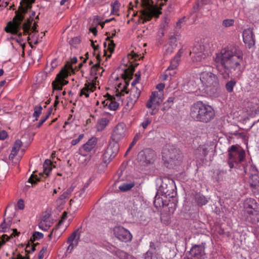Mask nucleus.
Listing matches in <instances>:
<instances>
[{
  "label": "nucleus",
  "instance_id": "28",
  "mask_svg": "<svg viewBox=\"0 0 259 259\" xmlns=\"http://www.w3.org/2000/svg\"><path fill=\"white\" fill-rule=\"evenodd\" d=\"M150 249L154 254H157L158 251L161 249V243L158 240H154L150 242Z\"/></svg>",
  "mask_w": 259,
  "mask_h": 259
},
{
  "label": "nucleus",
  "instance_id": "7",
  "mask_svg": "<svg viewBox=\"0 0 259 259\" xmlns=\"http://www.w3.org/2000/svg\"><path fill=\"white\" fill-rule=\"evenodd\" d=\"M200 79L206 86L212 88L213 96H217L219 94L220 85L217 75L210 72L204 71L201 73Z\"/></svg>",
  "mask_w": 259,
  "mask_h": 259
},
{
  "label": "nucleus",
  "instance_id": "34",
  "mask_svg": "<svg viewBox=\"0 0 259 259\" xmlns=\"http://www.w3.org/2000/svg\"><path fill=\"white\" fill-rule=\"evenodd\" d=\"M79 231V229L75 230L70 236L67 239V243H70V242H73V241L75 240V242H76V244L77 243V242H78V240H79V236H80V234H78V235L77 234V232Z\"/></svg>",
  "mask_w": 259,
  "mask_h": 259
},
{
  "label": "nucleus",
  "instance_id": "56",
  "mask_svg": "<svg viewBox=\"0 0 259 259\" xmlns=\"http://www.w3.org/2000/svg\"><path fill=\"white\" fill-rule=\"evenodd\" d=\"M226 174V171L220 170L218 173V177L216 178L217 181H219L223 180V176Z\"/></svg>",
  "mask_w": 259,
  "mask_h": 259
},
{
  "label": "nucleus",
  "instance_id": "55",
  "mask_svg": "<svg viewBox=\"0 0 259 259\" xmlns=\"http://www.w3.org/2000/svg\"><path fill=\"white\" fill-rule=\"evenodd\" d=\"M151 122V120L149 118H145V121L141 123V125L144 129H146L148 125Z\"/></svg>",
  "mask_w": 259,
  "mask_h": 259
},
{
  "label": "nucleus",
  "instance_id": "36",
  "mask_svg": "<svg viewBox=\"0 0 259 259\" xmlns=\"http://www.w3.org/2000/svg\"><path fill=\"white\" fill-rule=\"evenodd\" d=\"M236 84V81L234 78H232L228 81L225 84V88L229 93H232L233 91V88Z\"/></svg>",
  "mask_w": 259,
  "mask_h": 259
},
{
  "label": "nucleus",
  "instance_id": "11",
  "mask_svg": "<svg viewBox=\"0 0 259 259\" xmlns=\"http://www.w3.org/2000/svg\"><path fill=\"white\" fill-rule=\"evenodd\" d=\"M153 3L150 0H142L141 6L144 9L140 11L141 16L140 18L144 19L142 22L144 24L145 22L150 21L153 17V10H152Z\"/></svg>",
  "mask_w": 259,
  "mask_h": 259
},
{
  "label": "nucleus",
  "instance_id": "43",
  "mask_svg": "<svg viewBox=\"0 0 259 259\" xmlns=\"http://www.w3.org/2000/svg\"><path fill=\"white\" fill-rule=\"evenodd\" d=\"M234 20L233 19H225L222 22V25L225 27H229L234 25Z\"/></svg>",
  "mask_w": 259,
  "mask_h": 259
},
{
  "label": "nucleus",
  "instance_id": "58",
  "mask_svg": "<svg viewBox=\"0 0 259 259\" xmlns=\"http://www.w3.org/2000/svg\"><path fill=\"white\" fill-rule=\"evenodd\" d=\"M171 106L172 105L171 104H169L166 103V102H165L163 103V107H162L161 110L163 112L167 111L168 109H169L171 108Z\"/></svg>",
  "mask_w": 259,
  "mask_h": 259
},
{
  "label": "nucleus",
  "instance_id": "19",
  "mask_svg": "<svg viewBox=\"0 0 259 259\" xmlns=\"http://www.w3.org/2000/svg\"><path fill=\"white\" fill-rule=\"evenodd\" d=\"M250 186L251 187L255 188L256 186H259V172L254 165H250Z\"/></svg>",
  "mask_w": 259,
  "mask_h": 259
},
{
  "label": "nucleus",
  "instance_id": "37",
  "mask_svg": "<svg viewBox=\"0 0 259 259\" xmlns=\"http://www.w3.org/2000/svg\"><path fill=\"white\" fill-rule=\"evenodd\" d=\"M182 53V49H180L174 58L171 61L170 63L174 66V67L177 68L178 66Z\"/></svg>",
  "mask_w": 259,
  "mask_h": 259
},
{
  "label": "nucleus",
  "instance_id": "62",
  "mask_svg": "<svg viewBox=\"0 0 259 259\" xmlns=\"http://www.w3.org/2000/svg\"><path fill=\"white\" fill-rule=\"evenodd\" d=\"M164 87H165V84L164 83H158L156 85V89L159 92L163 91V90L164 89Z\"/></svg>",
  "mask_w": 259,
  "mask_h": 259
},
{
  "label": "nucleus",
  "instance_id": "59",
  "mask_svg": "<svg viewBox=\"0 0 259 259\" xmlns=\"http://www.w3.org/2000/svg\"><path fill=\"white\" fill-rule=\"evenodd\" d=\"M8 137V134L6 131L4 130L0 131V140H4Z\"/></svg>",
  "mask_w": 259,
  "mask_h": 259
},
{
  "label": "nucleus",
  "instance_id": "64",
  "mask_svg": "<svg viewBox=\"0 0 259 259\" xmlns=\"http://www.w3.org/2000/svg\"><path fill=\"white\" fill-rule=\"evenodd\" d=\"M12 259H29V258L23 257L21 254L18 253L16 257H12Z\"/></svg>",
  "mask_w": 259,
  "mask_h": 259
},
{
  "label": "nucleus",
  "instance_id": "25",
  "mask_svg": "<svg viewBox=\"0 0 259 259\" xmlns=\"http://www.w3.org/2000/svg\"><path fill=\"white\" fill-rule=\"evenodd\" d=\"M12 231V232L9 235L3 234L1 236H0V247L5 243L6 241H8L13 237L19 236L20 234V232H18L16 229H13Z\"/></svg>",
  "mask_w": 259,
  "mask_h": 259
},
{
  "label": "nucleus",
  "instance_id": "40",
  "mask_svg": "<svg viewBox=\"0 0 259 259\" xmlns=\"http://www.w3.org/2000/svg\"><path fill=\"white\" fill-rule=\"evenodd\" d=\"M44 235L42 233L39 232H34L32 236L31 237L29 241L33 243L35 241L39 240L42 238Z\"/></svg>",
  "mask_w": 259,
  "mask_h": 259
},
{
  "label": "nucleus",
  "instance_id": "12",
  "mask_svg": "<svg viewBox=\"0 0 259 259\" xmlns=\"http://www.w3.org/2000/svg\"><path fill=\"white\" fill-rule=\"evenodd\" d=\"M119 147L116 143H110L103 155V161L105 163H109L117 155Z\"/></svg>",
  "mask_w": 259,
  "mask_h": 259
},
{
  "label": "nucleus",
  "instance_id": "21",
  "mask_svg": "<svg viewBox=\"0 0 259 259\" xmlns=\"http://www.w3.org/2000/svg\"><path fill=\"white\" fill-rule=\"evenodd\" d=\"M158 96V93L157 92H153L150 97V99L146 103V107L152 109V111L150 112V114L152 115L156 114L158 111V109L154 107L153 105V102Z\"/></svg>",
  "mask_w": 259,
  "mask_h": 259
},
{
  "label": "nucleus",
  "instance_id": "16",
  "mask_svg": "<svg viewBox=\"0 0 259 259\" xmlns=\"http://www.w3.org/2000/svg\"><path fill=\"white\" fill-rule=\"evenodd\" d=\"M243 39L246 46L250 49L254 46L255 42L254 35L252 30L250 28L245 29L243 31Z\"/></svg>",
  "mask_w": 259,
  "mask_h": 259
},
{
  "label": "nucleus",
  "instance_id": "57",
  "mask_svg": "<svg viewBox=\"0 0 259 259\" xmlns=\"http://www.w3.org/2000/svg\"><path fill=\"white\" fill-rule=\"evenodd\" d=\"M83 134H80L77 139L72 140L71 144L72 145H76L83 138Z\"/></svg>",
  "mask_w": 259,
  "mask_h": 259
},
{
  "label": "nucleus",
  "instance_id": "50",
  "mask_svg": "<svg viewBox=\"0 0 259 259\" xmlns=\"http://www.w3.org/2000/svg\"><path fill=\"white\" fill-rule=\"evenodd\" d=\"M136 78L132 82V86L135 87V85L139 82L140 79L141 78V72L140 71H138L135 74Z\"/></svg>",
  "mask_w": 259,
  "mask_h": 259
},
{
  "label": "nucleus",
  "instance_id": "27",
  "mask_svg": "<svg viewBox=\"0 0 259 259\" xmlns=\"http://www.w3.org/2000/svg\"><path fill=\"white\" fill-rule=\"evenodd\" d=\"M22 142L20 140H17L14 143L11 153L9 155V159H13L14 157L17 155L18 152L20 148L22 145Z\"/></svg>",
  "mask_w": 259,
  "mask_h": 259
},
{
  "label": "nucleus",
  "instance_id": "1",
  "mask_svg": "<svg viewBox=\"0 0 259 259\" xmlns=\"http://www.w3.org/2000/svg\"><path fill=\"white\" fill-rule=\"evenodd\" d=\"M214 61L216 67L223 76V78L227 79L232 71H236L237 74H241V63L243 62L242 53L235 47H227L221 50L220 53L216 54Z\"/></svg>",
  "mask_w": 259,
  "mask_h": 259
},
{
  "label": "nucleus",
  "instance_id": "44",
  "mask_svg": "<svg viewBox=\"0 0 259 259\" xmlns=\"http://www.w3.org/2000/svg\"><path fill=\"white\" fill-rule=\"evenodd\" d=\"M120 6V4L117 1H115L113 3L111 4L112 9V13L113 14H116V13L118 11Z\"/></svg>",
  "mask_w": 259,
  "mask_h": 259
},
{
  "label": "nucleus",
  "instance_id": "61",
  "mask_svg": "<svg viewBox=\"0 0 259 259\" xmlns=\"http://www.w3.org/2000/svg\"><path fill=\"white\" fill-rule=\"evenodd\" d=\"M85 85L86 87L82 88L80 91V93L79 94L80 96H83L84 94H85V93H86V91H89V87L87 86V84H85Z\"/></svg>",
  "mask_w": 259,
  "mask_h": 259
},
{
  "label": "nucleus",
  "instance_id": "53",
  "mask_svg": "<svg viewBox=\"0 0 259 259\" xmlns=\"http://www.w3.org/2000/svg\"><path fill=\"white\" fill-rule=\"evenodd\" d=\"M167 48L165 49V52H164V55H168L170 54L172 52H173L174 50L175 47L170 46L168 45L167 46H166Z\"/></svg>",
  "mask_w": 259,
  "mask_h": 259
},
{
  "label": "nucleus",
  "instance_id": "63",
  "mask_svg": "<svg viewBox=\"0 0 259 259\" xmlns=\"http://www.w3.org/2000/svg\"><path fill=\"white\" fill-rule=\"evenodd\" d=\"M142 134L140 133H138L135 135V136L133 139V140H134L136 142H137L139 140H140L142 138Z\"/></svg>",
  "mask_w": 259,
  "mask_h": 259
},
{
  "label": "nucleus",
  "instance_id": "30",
  "mask_svg": "<svg viewBox=\"0 0 259 259\" xmlns=\"http://www.w3.org/2000/svg\"><path fill=\"white\" fill-rule=\"evenodd\" d=\"M109 121L106 118H102L98 121L97 130L98 131H102L108 124Z\"/></svg>",
  "mask_w": 259,
  "mask_h": 259
},
{
  "label": "nucleus",
  "instance_id": "60",
  "mask_svg": "<svg viewBox=\"0 0 259 259\" xmlns=\"http://www.w3.org/2000/svg\"><path fill=\"white\" fill-rule=\"evenodd\" d=\"M58 61L57 59H55L51 62L52 69H54L58 65Z\"/></svg>",
  "mask_w": 259,
  "mask_h": 259
},
{
  "label": "nucleus",
  "instance_id": "3",
  "mask_svg": "<svg viewBox=\"0 0 259 259\" xmlns=\"http://www.w3.org/2000/svg\"><path fill=\"white\" fill-rule=\"evenodd\" d=\"M190 114L194 120L203 123L209 122L215 115L212 107L201 101L197 102L191 106Z\"/></svg>",
  "mask_w": 259,
  "mask_h": 259
},
{
  "label": "nucleus",
  "instance_id": "47",
  "mask_svg": "<svg viewBox=\"0 0 259 259\" xmlns=\"http://www.w3.org/2000/svg\"><path fill=\"white\" fill-rule=\"evenodd\" d=\"M169 41L168 45L175 48L177 46V38L176 35H170L169 37Z\"/></svg>",
  "mask_w": 259,
  "mask_h": 259
},
{
  "label": "nucleus",
  "instance_id": "20",
  "mask_svg": "<svg viewBox=\"0 0 259 259\" xmlns=\"http://www.w3.org/2000/svg\"><path fill=\"white\" fill-rule=\"evenodd\" d=\"M141 94V91L135 87H133L130 91V95L127 98V106H132L137 102Z\"/></svg>",
  "mask_w": 259,
  "mask_h": 259
},
{
  "label": "nucleus",
  "instance_id": "41",
  "mask_svg": "<svg viewBox=\"0 0 259 259\" xmlns=\"http://www.w3.org/2000/svg\"><path fill=\"white\" fill-rule=\"evenodd\" d=\"M57 232V229H53L52 232L50 234V241L54 237V242H56L60 237L61 233L58 232L57 234H56Z\"/></svg>",
  "mask_w": 259,
  "mask_h": 259
},
{
  "label": "nucleus",
  "instance_id": "26",
  "mask_svg": "<svg viewBox=\"0 0 259 259\" xmlns=\"http://www.w3.org/2000/svg\"><path fill=\"white\" fill-rule=\"evenodd\" d=\"M208 153V150L207 148L199 146L196 150V158L199 159L201 161L203 162Z\"/></svg>",
  "mask_w": 259,
  "mask_h": 259
},
{
  "label": "nucleus",
  "instance_id": "42",
  "mask_svg": "<svg viewBox=\"0 0 259 259\" xmlns=\"http://www.w3.org/2000/svg\"><path fill=\"white\" fill-rule=\"evenodd\" d=\"M102 67L100 66V62H98L97 63L93 65L91 67V75H94L97 74V72L99 69H102Z\"/></svg>",
  "mask_w": 259,
  "mask_h": 259
},
{
  "label": "nucleus",
  "instance_id": "23",
  "mask_svg": "<svg viewBox=\"0 0 259 259\" xmlns=\"http://www.w3.org/2000/svg\"><path fill=\"white\" fill-rule=\"evenodd\" d=\"M138 65V64H136L135 65L131 64L128 68L124 69V73L121 75L122 78L124 80L127 79L131 80L133 78L134 73L135 71V67Z\"/></svg>",
  "mask_w": 259,
  "mask_h": 259
},
{
  "label": "nucleus",
  "instance_id": "10",
  "mask_svg": "<svg viewBox=\"0 0 259 259\" xmlns=\"http://www.w3.org/2000/svg\"><path fill=\"white\" fill-rule=\"evenodd\" d=\"M176 190V187L174 181L172 180L166 179L162 181L159 191L164 197L173 198L177 193Z\"/></svg>",
  "mask_w": 259,
  "mask_h": 259
},
{
  "label": "nucleus",
  "instance_id": "33",
  "mask_svg": "<svg viewBox=\"0 0 259 259\" xmlns=\"http://www.w3.org/2000/svg\"><path fill=\"white\" fill-rule=\"evenodd\" d=\"M195 199L198 205L200 206H202L203 205L206 204L208 202V200H207L206 198H205L204 196L200 194H196L195 196Z\"/></svg>",
  "mask_w": 259,
  "mask_h": 259
},
{
  "label": "nucleus",
  "instance_id": "32",
  "mask_svg": "<svg viewBox=\"0 0 259 259\" xmlns=\"http://www.w3.org/2000/svg\"><path fill=\"white\" fill-rule=\"evenodd\" d=\"M107 95L109 96V99L110 100H111V101L108 105V108L111 110H116L119 107V103L115 101H113V99L115 100V98L110 95L108 93L107 94Z\"/></svg>",
  "mask_w": 259,
  "mask_h": 259
},
{
  "label": "nucleus",
  "instance_id": "14",
  "mask_svg": "<svg viewBox=\"0 0 259 259\" xmlns=\"http://www.w3.org/2000/svg\"><path fill=\"white\" fill-rule=\"evenodd\" d=\"M114 234L118 239L122 242H127L132 239V235L130 231L121 226L115 227Z\"/></svg>",
  "mask_w": 259,
  "mask_h": 259
},
{
  "label": "nucleus",
  "instance_id": "45",
  "mask_svg": "<svg viewBox=\"0 0 259 259\" xmlns=\"http://www.w3.org/2000/svg\"><path fill=\"white\" fill-rule=\"evenodd\" d=\"M55 152L54 151L51 154V158H50V172L52 170V167H56V165L54 164V163H57V161L55 160Z\"/></svg>",
  "mask_w": 259,
  "mask_h": 259
},
{
  "label": "nucleus",
  "instance_id": "13",
  "mask_svg": "<svg viewBox=\"0 0 259 259\" xmlns=\"http://www.w3.org/2000/svg\"><path fill=\"white\" fill-rule=\"evenodd\" d=\"M205 243H202L198 245H193L188 252L190 255L188 259H204L205 255Z\"/></svg>",
  "mask_w": 259,
  "mask_h": 259
},
{
  "label": "nucleus",
  "instance_id": "48",
  "mask_svg": "<svg viewBox=\"0 0 259 259\" xmlns=\"http://www.w3.org/2000/svg\"><path fill=\"white\" fill-rule=\"evenodd\" d=\"M115 46L116 45L114 42V41L111 40L108 46V50L110 52L111 54L114 52ZM111 57V54L107 56V58H110Z\"/></svg>",
  "mask_w": 259,
  "mask_h": 259
},
{
  "label": "nucleus",
  "instance_id": "2",
  "mask_svg": "<svg viewBox=\"0 0 259 259\" xmlns=\"http://www.w3.org/2000/svg\"><path fill=\"white\" fill-rule=\"evenodd\" d=\"M35 0H21L18 10L15 11V16L12 21L8 23L5 30L7 33L18 35L20 39L22 33L20 32L23 29L24 34H27L29 32L30 26L34 21L35 13L31 12L29 18H27L22 24V21L25 18V15L27 13L29 10L31 9V5L34 3Z\"/></svg>",
  "mask_w": 259,
  "mask_h": 259
},
{
  "label": "nucleus",
  "instance_id": "49",
  "mask_svg": "<svg viewBox=\"0 0 259 259\" xmlns=\"http://www.w3.org/2000/svg\"><path fill=\"white\" fill-rule=\"evenodd\" d=\"M42 109V107L41 106L34 107V112L33 113V116L36 118V119H37V118L41 114Z\"/></svg>",
  "mask_w": 259,
  "mask_h": 259
},
{
  "label": "nucleus",
  "instance_id": "54",
  "mask_svg": "<svg viewBox=\"0 0 259 259\" xmlns=\"http://www.w3.org/2000/svg\"><path fill=\"white\" fill-rule=\"evenodd\" d=\"M80 41V40L79 37H75L74 38H72L69 41V44L71 46H74L77 44H78Z\"/></svg>",
  "mask_w": 259,
  "mask_h": 259
},
{
  "label": "nucleus",
  "instance_id": "52",
  "mask_svg": "<svg viewBox=\"0 0 259 259\" xmlns=\"http://www.w3.org/2000/svg\"><path fill=\"white\" fill-rule=\"evenodd\" d=\"M154 253L151 251L150 250H148L146 253L143 254L144 259H152L153 254Z\"/></svg>",
  "mask_w": 259,
  "mask_h": 259
},
{
  "label": "nucleus",
  "instance_id": "6",
  "mask_svg": "<svg viewBox=\"0 0 259 259\" xmlns=\"http://www.w3.org/2000/svg\"><path fill=\"white\" fill-rule=\"evenodd\" d=\"M162 157L165 166L168 168H174L175 166L180 165L182 161L180 150L173 147L164 149L162 153Z\"/></svg>",
  "mask_w": 259,
  "mask_h": 259
},
{
  "label": "nucleus",
  "instance_id": "46",
  "mask_svg": "<svg viewBox=\"0 0 259 259\" xmlns=\"http://www.w3.org/2000/svg\"><path fill=\"white\" fill-rule=\"evenodd\" d=\"M37 25L36 24L35 21H34L33 26H31V25L30 26V28L29 30V32L28 33V34H27V35H29L28 37V39H30L29 37H30V35H31V33H35L37 32ZM23 33L24 35H25V34H24V32H23Z\"/></svg>",
  "mask_w": 259,
  "mask_h": 259
},
{
  "label": "nucleus",
  "instance_id": "51",
  "mask_svg": "<svg viewBox=\"0 0 259 259\" xmlns=\"http://www.w3.org/2000/svg\"><path fill=\"white\" fill-rule=\"evenodd\" d=\"M9 228L6 224V220H4L0 226V232H7V230H9Z\"/></svg>",
  "mask_w": 259,
  "mask_h": 259
},
{
  "label": "nucleus",
  "instance_id": "24",
  "mask_svg": "<svg viewBox=\"0 0 259 259\" xmlns=\"http://www.w3.org/2000/svg\"><path fill=\"white\" fill-rule=\"evenodd\" d=\"M38 227L40 229L45 231L49 230V213L47 211L42 214Z\"/></svg>",
  "mask_w": 259,
  "mask_h": 259
},
{
  "label": "nucleus",
  "instance_id": "17",
  "mask_svg": "<svg viewBox=\"0 0 259 259\" xmlns=\"http://www.w3.org/2000/svg\"><path fill=\"white\" fill-rule=\"evenodd\" d=\"M97 143V138L92 137L79 149V153L83 155H86L87 153L90 152L95 147Z\"/></svg>",
  "mask_w": 259,
  "mask_h": 259
},
{
  "label": "nucleus",
  "instance_id": "5",
  "mask_svg": "<svg viewBox=\"0 0 259 259\" xmlns=\"http://www.w3.org/2000/svg\"><path fill=\"white\" fill-rule=\"evenodd\" d=\"M77 62V58L74 57L70 59V62L67 61L66 62L65 66L57 75L55 80L52 82L53 90H62L63 87L68 83V81L66 80L65 78L69 76V70L73 71V69L72 65L76 63Z\"/></svg>",
  "mask_w": 259,
  "mask_h": 259
},
{
  "label": "nucleus",
  "instance_id": "4",
  "mask_svg": "<svg viewBox=\"0 0 259 259\" xmlns=\"http://www.w3.org/2000/svg\"><path fill=\"white\" fill-rule=\"evenodd\" d=\"M228 151V164L230 170L233 168H240V166L242 165L244 174H246L247 164L245 162V150L238 145H233L229 148Z\"/></svg>",
  "mask_w": 259,
  "mask_h": 259
},
{
  "label": "nucleus",
  "instance_id": "15",
  "mask_svg": "<svg viewBox=\"0 0 259 259\" xmlns=\"http://www.w3.org/2000/svg\"><path fill=\"white\" fill-rule=\"evenodd\" d=\"M125 126L123 123L117 124L114 128L111 137V139L118 144V142L125 136Z\"/></svg>",
  "mask_w": 259,
  "mask_h": 259
},
{
  "label": "nucleus",
  "instance_id": "39",
  "mask_svg": "<svg viewBox=\"0 0 259 259\" xmlns=\"http://www.w3.org/2000/svg\"><path fill=\"white\" fill-rule=\"evenodd\" d=\"M205 51V47L204 45L200 44H196L192 48L190 53H197L199 52H203Z\"/></svg>",
  "mask_w": 259,
  "mask_h": 259
},
{
  "label": "nucleus",
  "instance_id": "31",
  "mask_svg": "<svg viewBox=\"0 0 259 259\" xmlns=\"http://www.w3.org/2000/svg\"><path fill=\"white\" fill-rule=\"evenodd\" d=\"M190 55H192V59L194 62L201 61L206 57V55L204 52L197 53H190Z\"/></svg>",
  "mask_w": 259,
  "mask_h": 259
},
{
  "label": "nucleus",
  "instance_id": "9",
  "mask_svg": "<svg viewBox=\"0 0 259 259\" xmlns=\"http://www.w3.org/2000/svg\"><path fill=\"white\" fill-rule=\"evenodd\" d=\"M156 157V153L150 148L141 151L137 155V161L141 166H147L154 163Z\"/></svg>",
  "mask_w": 259,
  "mask_h": 259
},
{
  "label": "nucleus",
  "instance_id": "29",
  "mask_svg": "<svg viewBox=\"0 0 259 259\" xmlns=\"http://www.w3.org/2000/svg\"><path fill=\"white\" fill-rule=\"evenodd\" d=\"M112 253L119 259H128L130 257H132V256L128 253L120 249L114 250L112 252Z\"/></svg>",
  "mask_w": 259,
  "mask_h": 259
},
{
  "label": "nucleus",
  "instance_id": "22",
  "mask_svg": "<svg viewBox=\"0 0 259 259\" xmlns=\"http://www.w3.org/2000/svg\"><path fill=\"white\" fill-rule=\"evenodd\" d=\"M258 207H259V204H258L254 199L251 198H248L246 200L244 204V213Z\"/></svg>",
  "mask_w": 259,
  "mask_h": 259
},
{
  "label": "nucleus",
  "instance_id": "38",
  "mask_svg": "<svg viewBox=\"0 0 259 259\" xmlns=\"http://www.w3.org/2000/svg\"><path fill=\"white\" fill-rule=\"evenodd\" d=\"M32 244V245H30V243L28 242V244L26 245L25 247V252H26V255L23 256V257H28L29 258V257L28 256V254L29 253H32L33 251H34L35 247L36 246V244H34L33 243H31ZM23 256V255H22Z\"/></svg>",
  "mask_w": 259,
  "mask_h": 259
},
{
  "label": "nucleus",
  "instance_id": "8",
  "mask_svg": "<svg viewBox=\"0 0 259 259\" xmlns=\"http://www.w3.org/2000/svg\"><path fill=\"white\" fill-rule=\"evenodd\" d=\"M44 171L39 172L38 176L35 174L36 171H33L25 185V189L34 187L38 182L44 181L49 176V159H46L44 164Z\"/></svg>",
  "mask_w": 259,
  "mask_h": 259
},
{
  "label": "nucleus",
  "instance_id": "18",
  "mask_svg": "<svg viewBox=\"0 0 259 259\" xmlns=\"http://www.w3.org/2000/svg\"><path fill=\"white\" fill-rule=\"evenodd\" d=\"M246 221L252 224H256L259 222V207L244 213Z\"/></svg>",
  "mask_w": 259,
  "mask_h": 259
},
{
  "label": "nucleus",
  "instance_id": "35",
  "mask_svg": "<svg viewBox=\"0 0 259 259\" xmlns=\"http://www.w3.org/2000/svg\"><path fill=\"white\" fill-rule=\"evenodd\" d=\"M134 186V182H131L129 183H124L119 187V189L122 192H126L130 190Z\"/></svg>",
  "mask_w": 259,
  "mask_h": 259
}]
</instances>
